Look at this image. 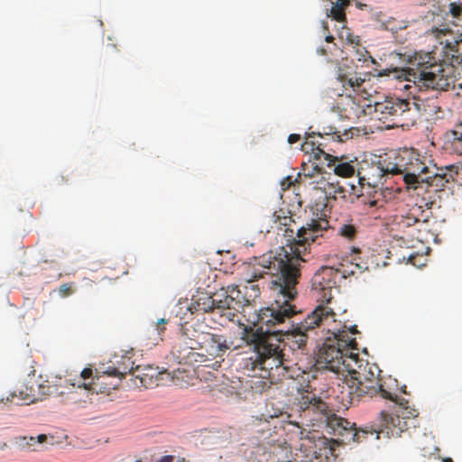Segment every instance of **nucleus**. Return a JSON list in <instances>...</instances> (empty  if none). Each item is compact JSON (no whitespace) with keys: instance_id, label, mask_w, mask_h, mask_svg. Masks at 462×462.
<instances>
[{"instance_id":"nucleus-9","label":"nucleus","mask_w":462,"mask_h":462,"mask_svg":"<svg viewBox=\"0 0 462 462\" xmlns=\"http://www.w3.org/2000/svg\"><path fill=\"white\" fill-rule=\"evenodd\" d=\"M337 272L330 267H323L319 270L311 279V289L317 293L318 306L333 307L335 301L332 295V290L336 288Z\"/></svg>"},{"instance_id":"nucleus-2","label":"nucleus","mask_w":462,"mask_h":462,"mask_svg":"<svg viewBox=\"0 0 462 462\" xmlns=\"http://www.w3.org/2000/svg\"><path fill=\"white\" fill-rule=\"evenodd\" d=\"M406 67L402 69L405 79L420 89L448 91L454 88V67L439 60L430 52L415 51L403 54Z\"/></svg>"},{"instance_id":"nucleus-17","label":"nucleus","mask_w":462,"mask_h":462,"mask_svg":"<svg viewBox=\"0 0 462 462\" xmlns=\"http://www.w3.org/2000/svg\"><path fill=\"white\" fill-rule=\"evenodd\" d=\"M39 397L36 395V390L33 385H29V383H23L7 397L6 401L14 402L16 405L29 404L36 402Z\"/></svg>"},{"instance_id":"nucleus-28","label":"nucleus","mask_w":462,"mask_h":462,"mask_svg":"<svg viewBox=\"0 0 462 462\" xmlns=\"http://www.w3.org/2000/svg\"><path fill=\"white\" fill-rule=\"evenodd\" d=\"M366 269L367 266L365 265V263L360 262L358 257L354 256L350 262L349 266L341 263V268L337 269L336 272L340 273L343 277L346 278L356 273H362L363 271Z\"/></svg>"},{"instance_id":"nucleus-29","label":"nucleus","mask_w":462,"mask_h":462,"mask_svg":"<svg viewBox=\"0 0 462 462\" xmlns=\"http://www.w3.org/2000/svg\"><path fill=\"white\" fill-rule=\"evenodd\" d=\"M349 0H335L331 1L330 16L340 23L346 21L345 8L348 6Z\"/></svg>"},{"instance_id":"nucleus-3","label":"nucleus","mask_w":462,"mask_h":462,"mask_svg":"<svg viewBox=\"0 0 462 462\" xmlns=\"http://www.w3.org/2000/svg\"><path fill=\"white\" fill-rule=\"evenodd\" d=\"M334 310L330 324H322L323 330L331 336L325 338L315 353L319 369L329 370L335 374L344 368V358L349 350H358L356 335L359 334L356 325H346L337 319Z\"/></svg>"},{"instance_id":"nucleus-8","label":"nucleus","mask_w":462,"mask_h":462,"mask_svg":"<svg viewBox=\"0 0 462 462\" xmlns=\"http://www.w3.org/2000/svg\"><path fill=\"white\" fill-rule=\"evenodd\" d=\"M410 99L390 98L377 102L374 106V117L383 123H391L387 126H409L414 125L411 115Z\"/></svg>"},{"instance_id":"nucleus-5","label":"nucleus","mask_w":462,"mask_h":462,"mask_svg":"<svg viewBox=\"0 0 462 462\" xmlns=\"http://www.w3.org/2000/svg\"><path fill=\"white\" fill-rule=\"evenodd\" d=\"M352 373L354 375L345 379V385L341 386L343 402L355 404L363 397L372 398L377 393H380L383 399H393L392 394L384 390L381 383L379 377L381 371L375 364L361 363L358 370Z\"/></svg>"},{"instance_id":"nucleus-25","label":"nucleus","mask_w":462,"mask_h":462,"mask_svg":"<svg viewBox=\"0 0 462 462\" xmlns=\"http://www.w3.org/2000/svg\"><path fill=\"white\" fill-rule=\"evenodd\" d=\"M162 374L158 368L149 366L143 369V373L136 374V377L139 378L142 386L152 388L159 385Z\"/></svg>"},{"instance_id":"nucleus-10","label":"nucleus","mask_w":462,"mask_h":462,"mask_svg":"<svg viewBox=\"0 0 462 462\" xmlns=\"http://www.w3.org/2000/svg\"><path fill=\"white\" fill-rule=\"evenodd\" d=\"M391 159V158H388ZM391 160L379 161L377 163L367 164L357 171L358 182L362 188L367 186L369 188H377L384 184V178L388 174H393Z\"/></svg>"},{"instance_id":"nucleus-24","label":"nucleus","mask_w":462,"mask_h":462,"mask_svg":"<svg viewBox=\"0 0 462 462\" xmlns=\"http://www.w3.org/2000/svg\"><path fill=\"white\" fill-rule=\"evenodd\" d=\"M98 380L99 377L97 378V381ZM69 382L72 387L77 386L78 388L95 392H97L96 386L98 384L93 378V371L91 368H84L79 377L74 378L73 381L69 380Z\"/></svg>"},{"instance_id":"nucleus-13","label":"nucleus","mask_w":462,"mask_h":462,"mask_svg":"<svg viewBox=\"0 0 462 462\" xmlns=\"http://www.w3.org/2000/svg\"><path fill=\"white\" fill-rule=\"evenodd\" d=\"M407 429V422L404 418H401L400 414L389 413L385 411H382L377 419L376 428L373 429V431L377 434L376 438H379V434H384L388 438L399 437L402 431Z\"/></svg>"},{"instance_id":"nucleus-31","label":"nucleus","mask_w":462,"mask_h":462,"mask_svg":"<svg viewBox=\"0 0 462 462\" xmlns=\"http://www.w3.org/2000/svg\"><path fill=\"white\" fill-rule=\"evenodd\" d=\"M38 392L42 396L50 395H61L64 393L63 391H60L58 385L51 384L49 381H45L42 383L38 384Z\"/></svg>"},{"instance_id":"nucleus-6","label":"nucleus","mask_w":462,"mask_h":462,"mask_svg":"<svg viewBox=\"0 0 462 462\" xmlns=\"http://www.w3.org/2000/svg\"><path fill=\"white\" fill-rule=\"evenodd\" d=\"M393 174L403 176L404 182L409 188L417 189V184L427 180L430 166L420 159L413 149H404L399 152L392 160Z\"/></svg>"},{"instance_id":"nucleus-50","label":"nucleus","mask_w":462,"mask_h":462,"mask_svg":"<svg viewBox=\"0 0 462 462\" xmlns=\"http://www.w3.org/2000/svg\"><path fill=\"white\" fill-rule=\"evenodd\" d=\"M323 27H324L325 31L328 30V25H327V23L325 22H323Z\"/></svg>"},{"instance_id":"nucleus-19","label":"nucleus","mask_w":462,"mask_h":462,"mask_svg":"<svg viewBox=\"0 0 462 462\" xmlns=\"http://www.w3.org/2000/svg\"><path fill=\"white\" fill-rule=\"evenodd\" d=\"M428 217L423 210V205L415 204L405 215L398 217L397 223L401 227H410L420 222H427Z\"/></svg>"},{"instance_id":"nucleus-46","label":"nucleus","mask_w":462,"mask_h":462,"mask_svg":"<svg viewBox=\"0 0 462 462\" xmlns=\"http://www.w3.org/2000/svg\"><path fill=\"white\" fill-rule=\"evenodd\" d=\"M433 205V202H425L424 206H426L428 208H431V206Z\"/></svg>"},{"instance_id":"nucleus-47","label":"nucleus","mask_w":462,"mask_h":462,"mask_svg":"<svg viewBox=\"0 0 462 462\" xmlns=\"http://www.w3.org/2000/svg\"><path fill=\"white\" fill-rule=\"evenodd\" d=\"M442 462H453L452 458L451 457H444L442 459Z\"/></svg>"},{"instance_id":"nucleus-22","label":"nucleus","mask_w":462,"mask_h":462,"mask_svg":"<svg viewBox=\"0 0 462 462\" xmlns=\"http://www.w3.org/2000/svg\"><path fill=\"white\" fill-rule=\"evenodd\" d=\"M206 332L198 331L192 325L186 324L181 328L180 340L189 349H198L200 345V337Z\"/></svg>"},{"instance_id":"nucleus-20","label":"nucleus","mask_w":462,"mask_h":462,"mask_svg":"<svg viewBox=\"0 0 462 462\" xmlns=\"http://www.w3.org/2000/svg\"><path fill=\"white\" fill-rule=\"evenodd\" d=\"M189 310L192 314H210L213 316L212 319H215L216 316L219 317L211 296L208 294H201L196 300H193Z\"/></svg>"},{"instance_id":"nucleus-21","label":"nucleus","mask_w":462,"mask_h":462,"mask_svg":"<svg viewBox=\"0 0 462 462\" xmlns=\"http://www.w3.org/2000/svg\"><path fill=\"white\" fill-rule=\"evenodd\" d=\"M312 138H314V135L310 134H307L306 140L301 145L302 151L306 153H311L315 160L319 161L323 157L325 161H332V155L327 153L322 149L324 143L319 141H314Z\"/></svg>"},{"instance_id":"nucleus-45","label":"nucleus","mask_w":462,"mask_h":462,"mask_svg":"<svg viewBox=\"0 0 462 462\" xmlns=\"http://www.w3.org/2000/svg\"><path fill=\"white\" fill-rule=\"evenodd\" d=\"M351 251L356 254L360 253V249L357 247H352Z\"/></svg>"},{"instance_id":"nucleus-33","label":"nucleus","mask_w":462,"mask_h":462,"mask_svg":"<svg viewBox=\"0 0 462 462\" xmlns=\"http://www.w3.org/2000/svg\"><path fill=\"white\" fill-rule=\"evenodd\" d=\"M231 291V285L221 288L211 295V298L218 310V305H224V300L226 299L228 292Z\"/></svg>"},{"instance_id":"nucleus-14","label":"nucleus","mask_w":462,"mask_h":462,"mask_svg":"<svg viewBox=\"0 0 462 462\" xmlns=\"http://www.w3.org/2000/svg\"><path fill=\"white\" fill-rule=\"evenodd\" d=\"M348 420L333 415L328 418V427L332 430V433L338 437H342L344 442H360L361 436L365 437L368 432L365 430L357 431Z\"/></svg>"},{"instance_id":"nucleus-15","label":"nucleus","mask_w":462,"mask_h":462,"mask_svg":"<svg viewBox=\"0 0 462 462\" xmlns=\"http://www.w3.org/2000/svg\"><path fill=\"white\" fill-rule=\"evenodd\" d=\"M453 169L454 165H448L445 168H438L436 165H432L430 168L429 174H427V183L430 187L436 188V190H442L447 183L455 180Z\"/></svg>"},{"instance_id":"nucleus-23","label":"nucleus","mask_w":462,"mask_h":462,"mask_svg":"<svg viewBox=\"0 0 462 462\" xmlns=\"http://www.w3.org/2000/svg\"><path fill=\"white\" fill-rule=\"evenodd\" d=\"M353 351L354 350H349V352L346 353L343 365L345 367L340 369V372H337L338 375L343 376V385H345V379L351 378L354 375L352 372L358 370L361 363H366V361L359 359L358 354Z\"/></svg>"},{"instance_id":"nucleus-35","label":"nucleus","mask_w":462,"mask_h":462,"mask_svg":"<svg viewBox=\"0 0 462 462\" xmlns=\"http://www.w3.org/2000/svg\"><path fill=\"white\" fill-rule=\"evenodd\" d=\"M132 371V368L130 370H126V367H125L123 370H121L119 367H108L104 374H107L108 376H116L122 379L125 377V375L127 373H130Z\"/></svg>"},{"instance_id":"nucleus-51","label":"nucleus","mask_w":462,"mask_h":462,"mask_svg":"<svg viewBox=\"0 0 462 462\" xmlns=\"http://www.w3.org/2000/svg\"><path fill=\"white\" fill-rule=\"evenodd\" d=\"M456 168V171L453 170V173H454V176L457 175L458 172H457V170H458V167H455Z\"/></svg>"},{"instance_id":"nucleus-1","label":"nucleus","mask_w":462,"mask_h":462,"mask_svg":"<svg viewBox=\"0 0 462 462\" xmlns=\"http://www.w3.org/2000/svg\"><path fill=\"white\" fill-rule=\"evenodd\" d=\"M272 217L274 225L272 227L284 236L290 251L282 247L280 253L270 252L255 258L252 275L245 280L252 282L264 274L271 275L270 290L274 300L271 306L259 310L255 330L275 333L278 337L283 334V329L278 327L297 313L292 301L298 294L296 285L300 277L301 263L305 262L302 254L312 243L320 244L318 240L329 228V224L326 218L319 217L299 226L291 212L282 208L274 211Z\"/></svg>"},{"instance_id":"nucleus-52","label":"nucleus","mask_w":462,"mask_h":462,"mask_svg":"<svg viewBox=\"0 0 462 462\" xmlns=\"http://www.w3.org/2000/svg\"><path fill=\"white\" fill-rule=\"evenodd\" d=\"M333 134L336 135L337 139L340 138V135L337 133H333Z\"/></svg>"},{"instance_id":"nucleus-18","label":"nucleus","mask_w":462,"mask_h":462,"mask_svg":"<svg viewBox=\"0 0 462 462\" xmlns=\"http://www.w3.org/2000/svg\"><path fill=\"white\" fill-rule=\"evenodd\" d=\"M318 189L321 190L328 203L334 201H346L348 190L339 181L321 182Z\"/></svg>"},{"instance_id":"nucleus-34","label":"nucleus","mask_w":462,"mask_h":462,"mask_svg":"<svg viewBox=\"0 0 462 462\" xmlns=\"http://www.w3.org/2000/svg\"><path fill=\"white\" fill-rule=\"evenodd\" d=\"M337 233L348 240H352L356 237V228L352 224H343L338 227Z\"/></svg>"},{"instance_id":"nucleus-48","label":"nucleus","mask_w":462,"mask_h":462,"mask_svg":"<svg viewBox=\"0 0 462 462\" xmlns=\"http://www.w3.org/2000/svg\"><path fill=\"white\" fill-rule=\"evenodd\" d=\"M414 258H415V256H414V255H412V254H411V255L409 256V262H410V263H411L412 264H414V262H413V259H414Z\"/></svg>"},{"instance_id":"nucleus-12","label":"nucleus","mask_w":462,"mask_h":462,"mask_svg":"<svg viewBox=\"0 0 462 462\" xmlns=\"http://www.w3.org/2000/svg\"><path fill=\"white\" fill-rule=\"evenodd\" d=\"M231 342H228L225 336L206 332L200 337V345L198 347L199 354L206 356L207 360L222 357L230 348Z\"/></svg>"},{"instance_id":"nucleus-36","label":"nucleus","mask_w":462,"mask_h":462,"mask_svg":"<svg viewBox=\"0 0 462 462\" xmlns=\"http://www.w3.org/2000/svg\"><path fill=\"white\" fill-rule=\"evenodd\" d=\"M73 283H63L59 288V292L62 297H68L74 292Z\"/></svg>"},{"instance_id":"nucleus-42","label":"nucleus","mask_w":462,"mask_h":462,"mask_svg":"<svg viewBox=\"0 0 462 462\" xmlns=\"http://www.w3.org/2000/svg\"><path fill=\"white\" fill-rule=\"evenodd\" d=\"M317 52H318L319 54H320V55H323V56H327V55H328V51H327L325 48H323V47L319 48V49L317 50Z\"/></svg>"},{"instance_id":"nucleus-16","label":"nucleus","mask_w":462,"mask_h":462,"mask_svg":"<svg viewBox=\"0 0 462 462\" xmlns=\"http://www.w3.org/2000/svg\"><path fill=\"white\" fill-rule=\"evenodd\" d=\"M241 306V292L238 286L231 285V291L224 300V305H218L217 312L219 313L220 319H230V317L234 315L232 310H238ZM217 323L222 325V320H218Z\"/></svg>"},{"instance_id":"nucleus-11","label":"nucleus","mask_w":462,"mask_h":462,"mask_svg":"<svg viewBox=\"0 0 462 462\" xmlns=\"http://www.w3.org/2000/svg\"><path fill=\"white\" fill-rule=\"evenodd\" d=\"M410 105L411 111H412L411 115L414 116V123L420 115L425 116L428 120L439 118L443 115L444 102L439 96L414 97L410 99Z\"/></svg>"},{"instance_id":"nucleus-39","label":"nucleus","mask_w":462,"mask_h":462,"mask_svg":"<svg viewBox=\"0 0 462 462\" xmlns=\"http://www.w3.org/2000/svg\"><path fill=\"white\" fill-rule=\"evenodd\" d=\"M168 319L162 318L157 320V322L154 325V328L158 331V334L161 335L166 328V325L168 323Z\"/></svg>"},{"instance_id":"nucleus-43","label":"nucleus","mask_w":462,"mask_h":462,"mask_svg":"<svg viewBox=\"0 0 462 462\" xmlns=\"http://www.w3.org/2000/svg\"><path fill=\"white\" fill-rule=\"evenodd\" d=\"M291 184V181L290 180V178H287L282 181V187L286 186L288 188V187H290Z\"/></svg>"},{"instance_id":"nucleus-26","label":"nucleus","mask_w":462,"mask_h":462,"mask_svg":"<svg viewBox=\"0 0 462 462\" xmlns=\"http://www.w3.org/2000/svg\"><path fill=\"white\" fill-rule=\"evenodd\" d=\"M332 161H327L328 166L331 167L333 166L334 173L337 176L343 177V178H349L353 176L356 172L355 166L348 162H342L337 157L332 156Z\"/></svg>"},{"instance_id":"nucleus-37","label":"nucleus","mask_w":462,"mask_h":462,"mask_svg":"<svg viewBox=\"0 0 462 462\" xmlns=\"http://www.w3.org/2000/svg\"><path fill=\"white\" fill-rule=\"evenodd\" d=\"M153 462H188L184 458L176 457L172 455H164Z\"/></svg>"},{"instance_id":"nucleus-30","label":"nucleus","mask_w":462,"mask_h":462,"mask_svg":"<svg viewBox=\"0 0 462 462\" xmlns=\"http://www.w3.org/2000/svg\"><path fill=\"white\" fill-rule=\"evenodd\" d=\"M450 144L455 152L462 155V123L457 125L455 129L449 132Z\"/></svg>"},{"instance_id":"nucleus-4","label":"nucleus","mask_w":462,"mask_h":462,"mask_svg":"<svg viewBox=\"0 0 462 462\" xmlns=\"http://www.w3.org/2000/svg\"><path fill=\"white\" fill-rule=\"evenodd\" d=\"M242 338L247 346H250L255 355V363L264 370H282L278 372V375H287L293 378L299 376L300 373H295L291 360L286 358L285 342L275 333L254 330L253 328H245Z\"/></svg>"},{"instance_id":"nucleus-40","label":"nucleus","mask_w":462,"mask_h":462,"mask_svg":"<svg viewBox=\"0 0 462 462\" xmlns=\"http://www.w3.org/2000/svg\"><path fill=\"white\" fill-rule=\"evenodd\" d=\"M300 140V135L296 134H291L288 137V143L293 144Z\"/></svg>"},{"instance_id":"nucleus-49","label":"nucleus","mask_w":462,"mask_h":462,"mask_svg":"<svg viewBox=\"0 0 462 462\" xmlns=\"http://www.w3.org/2000/svg\"><path fill=\"white\" fill-rule=\"evenodd\" d=\"M313 401H314V404H313V406H316L317 408H318V405H317V404H321V403H322L319 400V401H317L316 399H313Z\"/></svg>"},{"instance_id":"nucleus-32","label":"nucleus","mask_w":462,"mask_h":462,"mask_svg":"<svg viewBox=\"0 0 462 462\" xmlns=\"http://www.w3.org/2000/svg\"><path fill=\"white\" fill-rule=\"evenodd\" d=\"M337 79L342 82L344 88L348 86L353 89L359 88L364 82V79L361 78L356 76H347L346 74H339Z\"/></svg>"},{"instance_id":"nucleus-38","label":"nucleus","mask_w":462,"mask_h":462,"mask_svg":"<svg viewBox=\"0 0 462 462\" xmlns=\"http://www.w3.org/2000/svg\"><path fill=\"white\" fill-rule=\"evenodd\" d=\"M449 10L454 17H458L462 14V5L457 3H450Z\"/></svg>"},{"instance_id":"nucleus-41","label":"nucleus","mask_w":462,"mask_h":462,"mask_svg":"<svg viewBox=\"0 0 462 462\" xmlns=\"http://www.w3.org/2000/svg\"><path fill=\"white\" fill-rule=\"evenodd\" d=\"M364 203L367 204V205H369V207L373 208V207H376L377 200H375V199H369L368 201L364 200Z\"/></svg>"},{"instance_id":"nucleus-7","label":"nucleus","mask_w":462,"mask_h":462,"mask_svg":"<svg viewBox=\"0 0 462 462\" xmlns=\"http://www.w3.org/2000/svg\"><path fill=\"white\" fill-rule=\"evenodd\" d=\"M333 314V307L317 306L290 334H286V344L290 349L303 354L307 349L308 333L315 328L322 327V324H330Z\"/></svg>"},{"instance_id":"nucleus-27","label":"nucleus","mask_w":462,"mask_h":462,"mask_svg":"<svg viewBox=\"0 0 462 462\" xmlns=\"http://www.w3.org/2000/svg\"><path fill=\"white\" fill-rule=\"evenodd\" d=\"M47 439L48 437L45 434H40L37 437L22 436L17 438L16 443L19 448L23 449H31L35 451L38 450L37 448L42 443L46 442Z\"/></svg>"},{"instance_id":"nucleus-44","label":"nucleus","mask_w":462,"mask_h":462,"mask_svg":"<svg viewBox=\"0 0 462 462\" xmlns=\"http://www.w3.org/2000/svg\"><path fill=\"white\" fill-rule=\"evenodd\" d=\"M334 40V37L330 34L327 35L326 38H325V41L327 42H331L332 41Z\"/></svg>"}]
</instances>
